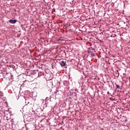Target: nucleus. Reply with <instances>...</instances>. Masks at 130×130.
<instances>
[{"label": "nucleus", "instance_id": "f257e3e1", "mask_svg": "<svg viewBox=\"0 0 130 130\" xmlns=\"http://www.w3.org/2000/svg\"><path fill=\"white\" fill-rule=\"evenodd\" d=\"M88 53H95L96 51L94 49H93V48H89L88 50Z\"/></svg>", "mask_w": 130, "mask_h": 130}, {"label": "nucleus", "instance_id": "f03ea898", "mask_svg": "<svg viewBox=\"0 0 130 130\" xmlns=\"http://www.w3.org/2000/svg\"><path fill=\"white\" fill-rule=\"evenodd\" d=\"M9 22L11 23V24H16V23H17V20L10 19V20H9Z\"/></svg>", "mask_w": 130, "mask_h": 130}, {"label": "nucleus", "instance_id": "7ed1b4c3", "mask_svg": "<svg viewBox=\"0 0 130 130\" xmlns=\"http://www.w3.org/2000/svg\"><path fill=\"white\" fill-rule=\"evenodd\" d=\"M66 62H64V61H61L60 62V65H61V66H62V67H64V66H66Z\"/></svg>", "mask_w": 130, "mask_h": 130}, {"label": "nucleus", "instance_id": "20e7f679", "mask_svg": "<svg viewBox=\"0 0 130 130\" xmlns=\"http://www.w3.org/2000/svg\"><path fill=\"white\" fill-rule=\"evenodd\" d=\"M117 89H120V87L118 85H116Z\"/></svg>", "mask_w": 130, "mask_h": 130}, {"label": "nucleus", "instance_id": "39448f33", "mask_svg": "<svg viewBox=\"0 0 130 130\" xmlns=\"http://www.w3.org/2000/svg\"><path fill=\"white\" fill-rule=\"evenodd\" d=\"M27 103H28V104H29V102H28Z\"/></svg>", "mask_w": 130, "mask_h": 130}]
</instances>
